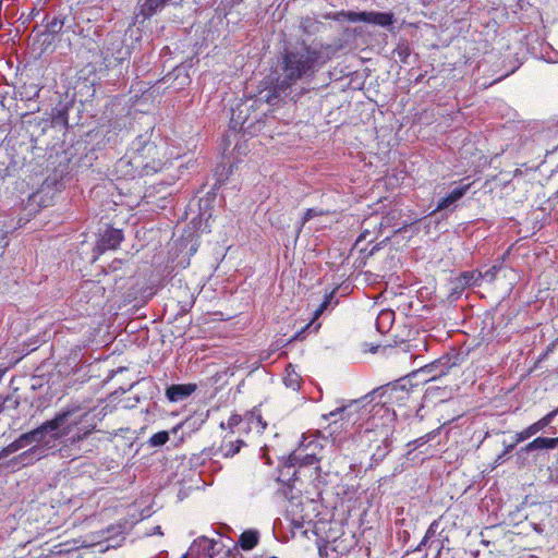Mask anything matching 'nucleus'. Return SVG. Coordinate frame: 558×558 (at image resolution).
Instances as JSON below:
<instances>
[{
    "label": "nucleus",
    "instance_id": "9b49d317",
    "mask_svg": "<svg viewBox=\"0 0 558 558\" xmlns=\"http://www.w3.org/2000/svg\"><path fill=\"white\" fill-rule=\"evenodd\" d=\"M123 235L121 230H107L98 242L97 248L99 252L116 248L121 243Z\"/></svg>",
    "mask_w": 558,
    "mask_h": 558
},
{
    "label": "nucleus",
    "instance_id": "a19ab883",
    "mask_svg": "<svg viewBox=\"0 0 558 558\" xmlns=\"http://www.w3.org/2000/svg\"><path fill=\"white\" fill-rule=\"evenodd\" d=\"M556 344H558V337L555 339L554 343L551 344V348H554Z\"/></svg>",
    "mask_w": 558,
    "mask_h": 558
},
{
    "label": "nucleus",
    "instance_id": "39448f33",
    "mask_svg": "<svg viewBox=\"0 0 558 558\" xmlns=\"http://www.w3.org/2000/svg\"><path fill=\"white\" fill-rule=\"evenodd\" d=\"M322 449L317 439L303 437L298 449H295L288 459L289 465H312L318 461L317 454Z\"/></svg>",
    "mask_w": 558,
    "mask_h": 558
},
{
    "label": "nucleus",
    "instance_id": "4c0bfd02",
    "mask_svg": "<svg viewBox=\"0 0 558 558\" xmlns=\"http://www.w3.org/2000/svg\"><path fill=\"white\" fill-rule=\"evenodd\" d=\"M391 315H392V313H391V312H383V313L380 314V318H390V317H391Z\"/></svg>",
    "mask_w": 558,
    "mask_h": 558
},
{
    "label": "nucleus",
    "instance_id": "79ce46f5",
    "mask_svg": "<svg viewBox=\"0 0 558 558\" xmlns=\"http://www.w3.org/2000/svg\"><path fill=\"white\" fill-rule=\"evenodd\" d=\"M220 427H221V428H226V424L222 422V423L220 424Z\"/></svg>",
    "mask_w": 558,
    "mask_h": 558
},
{
    "label": "nucleus",
    "instance_id": "412c9836",
    "mask_svg": "<svg viewBox=\"0 0 558 558\" xmlns=\"http://www.w3.org/2000/svg\"><path fill=\"white\" fill-rule=\"evenodd\" d=\"M283 383L286 387L292 390H296L300 387V376L291 365H289L286 368V376L283 378Z\"/></svg>",
    "mask_w": 558,
    "mask_h": 558
},
{
    "label": "nucleus",
    "instance_id": "aec40b11",
    "mask_svg": "<svg viewBox=\"0 0 558 558\" xmlns=\"http://www.w3.org/2000/svg\"><path fill=\"white\" fill-rule=\"evenodd\" d=\"M242 107H246L245 105H241L240 107L232 109L231 114V128L239 129L240 131L245 130V123L247 122V118L242 117L243 109Z\"/></svg>",
    "mask_w": 558,
    "mask_h": 558
},
{
    "label": "nucleus",
    "instance_id": "a211bd4d",
    "mask_svg": "<svg viewBox=\"0 0 558 558\" xmlns=\"http://www.w3.org/2000/svg\"><path fill=\"white\" fill-rule=\"evenodd\" d=\"M258 541L259 533L255 530H247L240 535L238 544L243 550H251L258 544Z\"/></svg>",
    "mask_w": 558,
    "mask_h": 558
},
{
    "label": "nucleus",
    "instance_id": "e433bc0d",
    "mask_svg": "<svg viewBox=\"0 0 558 558\" xmlns=\"http://www.w3.org/2000/svg\"><path fill=\"white\" fill-rule=\"evenodd\" d=\"M151 534L162 535L161 527H160V526H155V527L153 529Z\"/></svg>",
    "mask_w": 558,
    "mask_h": 558
},
{
    "label": "nucleus",
    "instance_id": "f257e3e1",
    "mask_svg": "<svg viewBox=\"0 0 558 558\" xmlns=\"http://www.w3.org/2000/svg\"><path fill=\"white\" fill-rule=\"evenodd\" d=\"M61 417L54 438L52 453L71 461L97 449L98 439L93 436L97 423L95 414L80 405H72L57 413Z\"/></svg>",
    "mask_w": 558,
    "mask_h": 558
},
{
    "label": "nucleus",
    "instance_id": "f704fd0d",
    "mask_svg": "<svg viewBox=\"0 0 558 558\" xmlns=\"http://www.w3.org/2000/svg\"><path fill=\"white\" fill-rule=\"evenodd\" d=\"M508 453L509 452H506V449H505L499 456H497V458L495 459V462H494L495 465H500L505 461V458Z\"/></svg>",
    "mask_w": 558,
    "mask_h": 558
},
{
    "label": "nucleus",
    "instance_id": "9d476101",
    "mask_svg": "<svg viewBox=\"0 0 558 558\" xmlns=\"http://www.w3.org/2000/svg\"><path fill=\"white\" fill-rule=\"evenodd\" d=\"M195 390V384L172 385L167 388L166 396L171 402H180L190 397Z\"/></svg>",
    "mask_w": 558,
    "mask_h": 558
},
{
    "label": "nucleus",
    "instance_id": "f03ea898",
    "mask_svg": "<svg viewBox=\"0 0 558 558\" xmlns=\"http://www.w3.org/2000/svg\"><path fill=\"white\" fill-rule=\"evenodd\" d=\"M329 49V46L316 43L286 49L281 57V71L276 81V92L286 93L298 81L314 75L330 59Z\"/></svg>",
    "mask_w": 558,
    "mask_h": 558
},
{
    "label": "nucleus",
    "instance_id": "c756f323",
    "mask_svg": "<svg viewBox=\"0 0 558 558\" xmlns=\"http://www.w3.org/2000/svg\"><path fill=\"white\" fill-rule=\"evenodd\" d=\"M558 415V408L555 409L554 411L547 413L545 416H543L542 418H539L541 423L543 424L544 427H547L548 425H550L554 421V418Z\"/></svg>",
    "mask_w": 558,
    "mask_h": 558
},
{
    "label": "nucleus",
    "instance_id": "c9c22d12",
    "mask_svg": "<svg viewBox=\"0 0 558 558\" xmlns=\"http://www.w3.org/2000/svg\"><path fill=\"white\" fill-rule=\"evenodd\" d=\"M41 198H43V197H41V193H36V194H34V195L32 196V198H31V199H32L34 203H38V202H40V201H41Z\"/></svg>",
    "mask_w": 558,
    "mask_h": 558
},
{
    "label": "nucleus",
    "instance_id": "ea45409f",
    "mask_svg": "<svg viewBox=\"0 0 558 558\" xmlns=\"http://www.w3.org/2000/svg\"><path fill=\"white\" fill-rule=\"evenodd\" d=\"M306 22H311V17H307L306 20H304V21L302 22V26H303V27H305V23H306Z\"/></svg>",
    "mask_w": 558,
    "mask_h": 558
},
{
    "label": "nucleus",
    "instance_id": "2eb2a0df",
    "mask_svg": "<svg viewBox=\"0 0 558 558\" xmlns=\"http://www.w3.org/2000/svg\"><path fill=\"white\" fill-rule=\"evenodd\" d=\"M244 445L243 440L232 439L226 435L218 450L223 458H232Z\"/></svg>",
    "mask_w": 558,
    "mask_h": 558
},
{
    "label": "nucleus",
    "instance_id": "423d86ee",
    "mask_svg": "<svg viewBox=\"0 0 558 558\" xmlns=\"http://www.w3.org/2000/svg\"><path fill=\"white\" fill-rule=\"evenodd\" d=\"M367 399V396L362 400H353L350 401L345 405H341L337 408L336 410L330 411L328 414H324L323 418L328 421L332 420L333 422H337V420L345 421L347 423H352L353 425L357 423V421L361 418L362 414L367 413V410L362 409L365 407L362 404Z\"/></svg>",
    "mask_w": 558,
    "mask_h": 558
},
{
    "label": "nucleus",
    "instance_id": "4468645a",
    "mask_svg": "<svg viewBox=\"0 0 558 558\" xmlns=\"http://www.w3.org/2000/svg\"><path fill=\"white\" fill-rule=\"evenodd\" d=\"M105 288L98 282L86 281L81 286V293L86 294L90 293L92 296L87 299V303L92 302L93 306H99L101 304V299L104 298Z\"/></svg>",
    "mask_w": 558,
    "mask_h": 558
},
{
    "label": "nucleus",
    "instance_id": "6ab92c4d",
    "mask_svg": "<svg viewBox=\"0 0 558 558\" xmlns=\"http://www.w3.org/2000/svg\"><path fill=\"white\" fill-rule=\"evenodd\" d=\"M362 227H363V231H362L361 235L359 236L357 242L361 241L362 239L366 240L367 234H369L372 231L371 230L372 228L375 229L378 227L379 229H381L384 227V218L377 214L371 215L368 218H366L363 221Z\"/></svg>",
    "mask_w": 558,
    "mask_h": 558
},
{
    "label": "nucleus",
    "instance_id": "bb28decb",
    "mask_svg": "<svg viewBox=\"0 0 558 558\" xmlns=\"http://www.w3.org/2000/svg\"><path fill=\"white\" fill-rule=\"evenodd\" d=\"M324 215L323 210L316 209V208H308L302 219V226H304L307 221H310L312 218L316 216Z\"/></svg>",
    "mask_w": 558,
    "mask_h": 558
},
{
    "label": "nucleus",
    "instance_id": "dca6fc26",
    "mask_svg": "<svg viewBox=\"0 0 558 558\" xmlns=\"http://www.w3.org/2000/svg\"><path fill=\"white\" fill-rule=\"evenodd\" d=\"M515 464L519 469L530 468L535 465L538 461L537 453H531L527 447L524 445L519 450H517L515 454Z\"/></svg>",
    "mask_w": 558,
    "mask_h": 558
},
{
    "label": "nucleus",
    "instance_id": "1a4fd4ad",
    "mask_svg": "<svg viewBox=\"0 0 558 558\" xmlns=\"http://www.w3.org/2000/svg\"><path fill=\"white\" fill-rule=\"evenodd\" d=\"M389 434L390 427L386 424L378 426L376 417L373 416V418L367 422V427L364 429L363 438L371 442L378 440V437L387 439Z\"/></svg>",
    "mask_w": 558,
    "mask_h": 558
},
{
    "label": "nucleus",
    "instance_id": "c85d7f7f",
    "mask_svg": "<svg viewBox=\"0 0 558 558\" xmlns=\"http://www.w3.org/2000/svg\"><path fill=\"white\" fill-rule=\"evenodd\" d=\"M527 433L530 434L531 437L535 436L537 433H539L541 430H543L545 427L543 426V424L541 423V421H536L534 422L533 424L529 425L527 427H525Z\"/></svg>",
    "mask_w": 558,
    "mask_h": 558
},
{
    "label": "nucleus",
    "instance_id": "7c9ffc66",
    "mask_svg": "<svg viewBox=\"0 0 558 558\" xmlns=\"http://www.w3.org/2000/svg\"><path fill=\"white\" fill-rule=\"evenodd\" d=\"M16 451H19V448L16 447V445L13 441V442L9 444L7 447L2 448V450L0 451V458H7Z\"/></svg>",
    "mask_w": 558,
    "mask_h": 558
},
{
    "label": "nucleus",
    "instance_id": "ddd939ff",
    "mask_svg": "<svg viewBox=\"0 0 558 558\" xmlns=\"http://www.w3.org/2000/svg\"><path fill=\"white\" fill-rule=\"evenodd\" d=\"M531 453H539L542 451L553 450L558 447V437H536L525 445Z\"/></svg>",
    "mask_w": 558,
    "mask_h": 558
},
{
    "label": "nucleus",
    "instance_id": "5701e85b",
    "mask_svg": "<svg viewBox=\"0 0 558 558\" xmlns=\"http://www.w3.org/2000/svg\"><path fill=\"white\" fill-rule=\"evenodd\" d=\"M530 438H531V436L527 433L526 428H523L522 430L517 432L513 436V442L506 445V452L512 451L518 444L523 442Z\"/></svg>",
    "mask_w": 558,
    "mask_h": 558
},
{
    "label": "nucleus",
    "instance_id": "4be33fe9",
    "mask_svg": "<svg viewBox=\"0 0 558 558\" xmlns=\"http://www.w3.org/2000/svg\"><path fill=\"white\" fill-rule=\"evenodd\" d=\"M169 440V432L161 430L150 436L148 439V445L150 447H160L163 446Z\"/></svg>",
    "mask_w": 558,
    "mask_h": 558
},
{
    "label": "nucleus",
    "instance_id": "b1692460",
    "mask_svg": "<svg viewBox=\"0 0 558 558\" xmlns=\"http://www.w3.org/2000/svg\"><path fill=\"white\" fill-rule=\"evenodd\" d=\"M341 15L349 22H365V19H366V11L364 12H353V11H348V12H341Z\"/></svg>",
    "mask_w": 558,
    "mask_h": 558
},
{
    "label": "nucleus",
    "instance_id": "2f4dec72",
    "mask_svg": "<svg viewBox=\"0 0 558 558\" xmlns=\"http://www.w3.org/2000/svg\"><path fill=\"white\" fill-rule=\"evenodd\" d=\"M241 422V417L238 414H233L229 417L227 422V426L232 428L236 426Z\"/></svg>",
    "mask_w": 558,
    "mask_h": 558
},
{
    "label": "nucleus",
    "instance_id": "f8f14e48",
    "mask_svg": "<svg viewBox=\"0 0 558 558\" xmlns=\"http://www.w3.org/2000/svg\"><path fill=\"white\" fill-rule=\"evenodd\" d=\"M471 184H464L454 187L448 195L440 198L437 203L436 210L440 211L444 209H447L451 205H453L456 202H458L460 198H462L465 193L469 191Z\"/></svg>",
    "mask_w": 558,
    "mask_h": 558
},
{
    "label": "nucleus",
    "instance_id": "7ed1b4c3",
    "mask_svg": "<svg viewBox=\"0 0 558 558\" xmlns=\"http://www.w3.org/2000/svg\"><path fill=\"white\" fill-rule=\"evenodd\" d=\"M167 160L166 144L161 140L156 143L150 135L143 134L132 142L126 155L116 163V169L123 177L148 175L161 170Z\"/></svg>",
    "mask_w": 558,
    "mask_h": 558
},
{
    "label": "nucleus",
    "instance_id": "0eeeda50",
    "mask_svg": "<svg viewBox=\"0 0 558 558\" xmlns=\"http://www.w3.org/2000/svg\"><path fill=\"white\" fill-rule=\"evenodd\" d=\"M381 397L385 398L384 403H395L405 404L410 399L411 395L408 389H405L404 385L395 384L391 386H387L381 393Z\"/></svg>",
    "mask_w": 558,
    "mask_h": 558
},
{
    "label": "nucleus",
    "instance_id": "f3484780",
    "mask_svg": "<svg viewBox=\"0 0 558 558\" xmlns=\"http://www.w3.org/2000/svg\"><path fill=\"white\" fill-rule=\"evenodd\" d=\"M393 22L395 15L391 12H366L365 23L387 27L390 26Z\"/></svg>",
    "mask_w": 558,
    "mask_h": 558
},
{
    "label": "nucleus",
    "instance_id": "6e6552de",
    "mask_svg": "<svg viewBox=\"0 0 558 558\" xmlns=\"http://www.w3.org/2000/svg\"><path fill=\"white\" fill-rule=\"evenodd\" d=\"M219 545L218 542L208 537L202 536L193 542L190 547V554H203L205 558H213L216 554V547Z\"/></svg>",
    "mask_w": 558,
    "mask_h": 558
},
{
    "label": "nucleus",
    "instance_id": "393cba45",
    "mask_svg": "<svg viewBox=\"0 0 558 558\" xmlns=\"http://www.w3.org/2000/svg\"><path fill=\"white\" fill-rule=\"evenodd\" d=\"M64 25V22L59 19H53L51 22L47 24V31L50 34H59L62 31V27Z\"/></svg>",
    "mask_w": 558,
    "mask_h": 558
},
{
    "label": "nucleus",
    "instance_id": "a878e982",
    "mask_svg": "<svg viewBox=\"0 0 558 558\" xmlns=\"http://www.w3.org/2000/svg\"><path fill=\"white\" fill-rule=\"evenodd\" d=\"M436 525L437 523L436 522H433L429 527L427 529L426 533H425V536L423 537V539L421 541V543L418 544L416 550H421L423 546L426 545L427 541L433 537L436 533Z\"/></svg>",
    "mask_w": 558,
    "mask_h": 558
},
{
    "label": "nucleus",
    "instance_id": "20e7f679",
    "mask_svg": "<svg viewBox=\"0 0 558 558\" xmlns=\"http://www.w3.org/2000/svg\"><path fill=\"white\" fill-rule=\"evenodd\" d=\"M60 421L61 417L46 421L37 428L24 433L15 439L14 444L19 450L29 447L19 457V459L22 461L33 462L49 452L52 453L54 446L53 437L58 435L57 429L58 425H60Z\"/></svg>",
    "mask_w": 558,
    "mask_h": 558
},
{
    "label": "nucleus",
    "instance_id": "72a5a7b5",
    "mask_svg": "<svg viewBox=\"0 0 558 558\" xmlns=\"http://www.w3.org/2000/svg\"><path fill=\"white\" fill-rule=\"evenodd\" d=\"M329 303L328 298L319 305V307L314 312V318H317L323 314V312L326 310L327 305Z\"/></svg>",
    "mask_w": 558,
    "mask_h": 558
},
{
    "label": "nucleus",
    "instance_id": "58836bf2",
    "mask_svg": "<svg viewBox=\"0 0 558 558\" xmlns=\"http://www.w3.org/2000/svg\"><path fill=\"white\" fill-rule=\"evenodd\" d=\"M380 411L388 412V409L385 408V404H383L376 409L375 414H378Z\"/></svg>",
    "mask_w": 558,
    "mask_h": 558
},
{
    "label": "nucleus",
    "instance_id": "cd10ccee",
    "mask_svg": "<svg viewBox=\"0 0 558 558\" xmlns=\"http://www.w3.org/2000/svg\"><path fill=\"white\" fill-rule=\"evenodd\" d=\"M251 426H254L257 432H263L266 428V423L263 422L262 416L259 415H252L250 418Z\"/></svg>",
    "mask_w": 558,
    "mask_h": 558
},
{
    "label": "nucleus",
    "instance_id": "473e14b6",
    "mask_svg": "<svg viewBox=\"0 0 558 558\" xmlns=\"http://www.w3.org/2000/svg\"><path fill=\"white\" fill-rule=\"evenodd\" d=\"M329 303L328 298L319 305V307L314 312V318H317L323 314V312L326 310L327 305Z\"/></svg>",
    "mask_w": 558,
    "mask_h": 558
}]
</instances>
